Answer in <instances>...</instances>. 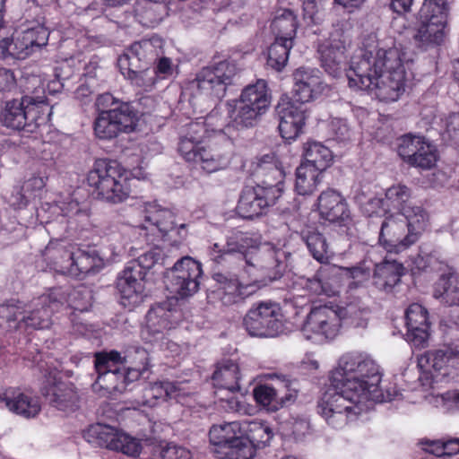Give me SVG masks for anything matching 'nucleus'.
Returning <instances> with one entry per match:
<instances>
[{
	"mask_svg": "<svg viewBox=\"0 0 459 459\" xmlns=\"http://www.w3.org/2000/svg\"><path fill=\"white\" fill-rule=\"evenodd\" d=\"M379 366L367 353L351 351L342 355L331 371V387L318 404L319 412L333 429H342L368 409L370 401L392 400L380 387Z\"/></svg>",
	"mask_w": 459,
	"mask_h": 459,
	"instance_id": "nucleus-1",
	"label": "nucleus"
},
{
	"mask_svg": "<svg viewBox=\"0 0 459 459\" xmlns=\"http://www.w3.org/2000/svg\"><path fill=\"white\" fill-rule=\"evenodd\" d=\"M401 49L377 44L360 49L347 71L348 84L368 91L380 101H396L405 91L406 72Z\"/></svg>",
	"mask_w": 459,
	"mask_h": 459,
	"instance_id": "nucleus-2",
	"label": "nucleus"
},
{
	"mask_svg": "<svg viewBox=\"0 0 459 459\" xmlns=\"http://www.w3.org/2000/svg\"><path fill=\"white\" fill-rule=\"evenodd\" d=\"M48 267L58 273L80 277L104 267V258L89 246L51 239L42 253Z\"/></svg>",
	"mask_w": 459,
	"mask_h": 459,
	"instance_id": "nucleus-3",
	"label": "nucleus"
},
{
	"mask_svg": "<svg viewBox=\"0 0 459 459\" xmlns=\"http://www.w3.org/2000/svg\"><path fill=\"white\" fill-rule=\"evenodd\" d=\"M427 221L428 216L416 217L407 207L403 214H389L381 224L378 243L387 253H403L420 240Z\"/></svg>",
	"mask_w": 459,
	"mask_h": 459,
	"instance_id": "nucleus-4",
	"label": "nucleus"
},
{
	"mask_svg": "<svg viewBox=\"0 0 459 459\" xmlns=\"http://www.w3.org/2000/svg\"><path fill=\"white\" fill-rule=\"evenodd\" d=\"M271 94L265 80L258 79L247 85L238 100L226 103L227 129L241 130L253 127L271 104Z\"/></svg>",
	"mask_w": 459,
	"mask_h": 459,
	"instance_id": "nucleus-5",
	"label": "nucleus"
},
{
	"mask_svg": "<svg viewBox=\"0 0 459 459\" xmlns=\"http://www.w3.org/2000/svg\"><path fill=\"white\" fill-rule=\"evenodd\" d=\"M129 173L116 160H98L87 176V183L96 198L117 204L130 195Z\"/></svg>",
	"mask_w": 459,
	"mask_h": 459,
	"instance_id": "nucleus-6",
	"label": "nucleus"
},
{
	"mask_svg": "<svg viewBox=\"0 0 459 459\" xmlns=\"http://www.w3.org/2000/svg\"><path fill=\"white\" fill-rule=\"evenodd\" d=\"M144 223L132 229L145 231V236L159 234V237L169 241L172 246L181 244L187 237V224L176 216L173 210L164 208L155 202L144 203L141 206ZM153 241V239H149Z\"/></svg>",
	"mask_w": 459,
	"mask_h": 459,
	"instance_id": "nucleus-7",
	"label": "nucleus"
},
{
	"mask_svg": "<svg viewBox=\"0 0 459 459\" xmlns=\"http://www.w3.org/2000/svg\"><path fill=\"white\" fill-rule=\"evenodd\" d=\"M248 237L255 243L244 247L241 253L253 277H257L261 282L268 279L275 280L281 274L283 262L286 257L285 251L271 243H262L260 237L248 233Z\"/></svg>",
	"mask_w": 459,
	"mask_h": 459,
	"instance_id": "nucleus-8",
	"label": "nucleus"
},
{
	"mask_svg": "<svg viewBox=\"0 0 459 459\" xmlns=\"http://www.w3.org/2000/svg\"><path fill=\"white\" fill-rule=\"evenodd\" d=\"M344 309L338 305L313 306L301 327L305 339L324 343L335 339L342 325Z\"/></svg>",
	"mask_w": 459,
	"mask_h": 459,
	"instance_id": "nucleus-9",
	"label": "nucleus"
},
{
	"mask_svg": "<svg viewBox=\"0 0 459 459\" xmlns=\"http://www.w3.org/2000/svg\"><path fill=\"white\" fill-rule=\"evenodd\" d=\"M223 134L209 140L205 145L194 150L191 142L185 141L180 147L181 156L187 161L198 166L203 171L211 174L228 168L232 157V142L226 139L220 143Z\"/></svg>",
	"mask_w": 459,
	"mask_h": 459,
	"instance_id": "nucleus-10",
	"label": "nucleus"
},
{
	"mask_svg": "<svg viewBox=\"0 0 459 459\" xmlns=\"http://www.w3.org/2000/svg\"><path fill=\"white\" fill-rule=\"evenodd\" d=\"M37 216L47 224L48 233L62 228L60 236L75 231L80 225L88 222L90 212L70 197L66 201L45 203L37 209Z\"/></svg>",
	"mask_w": 459,
	"mask_h": 459,
	"instance_id": "nucleus-11",
	"label": "nucleus"
},
{
	"mask_svg": "<svg viewBox=\"0 0 459 459\" xmlns=\"http://www.w3.org/2000/svg\"><path fill=\"white\" fill-rule=\"evenodd\" d=\"M137 110L130 103H120L109 111L98 113L93 132L100 140H112L121 134L134 132L138 125Z\"/></svg>",
	"mask_w": 459,
	"mask_h": 459,
	"instance_id": "nucleus-12",
	"label": "nucleus"
},
{
	"mask_svg": "<svg viewBox=\"0 0 459 459\" xmlns=\"http://www.w3.org/2000/svg\"><path fill=\"white\" fill-rule=\"evenodd\" d=\"M209 438L217 446L215 453L221 458H250V447L243 439V422L231 421L213 425L209 431Z\"/></svg>",
	"mask_w": 459,
	"mask_h": 459,
	"instance_id": "nucleus-13",
	"label": "nucleus"
},
{
	"mask_svg": "<svg viewBox=\"0 0 459 459\" xmlns=\"http://www.w3.org/2000/svg\"><path fill=\"white\" fill-rule=\"evenodd\" d=\"M243 325L251 336L275 337L282 331L281 309L277 303L260 302L248 310Z\"/></svg>",
	"mask_w": 459,
	"mask_h": 459,
	"instance_id": "nucleus-14",
	"label": "nucleus"
},
{
	"mask_svg": "<svg viewBox=\"0 0 459 459\" xmlns=\"http://www.w3.org/2000/svg\"><path fill=\"white\" fill-rule=\"evenodd\" d=\"M65 293L61 289H52L49 293L33 299L19 321V327L34 330L48 329L52 325V316L64 306Z\"/></svg>",
	"mask_w": 459,
	"mask_h": 459,
	"instance_id": "nucleus-15",
	"label": "nucleus"
},
{
	"mask_svg": "<svg viewBox=\"0 0 459 459\" xmlns=\"http://www.w3.org/2000/svg\"><path fill=\"white\" fill-rule=\"evenodd\" d=\"M49 32L41 25L28 29L17 33L11 39L5 38L0 40V56L3 58L13 57L24 60L33 52L46 46L48 41Z\"/></svg>",
	"mask_w": 459,
	"mask_h": 459,
	"instance_id": "nucleus-16",
	"label": "nucleus"
},
{
	"mask_svg": "<svg viewBox=\"0 0 459 459\" xmlns=\"http://www.w3.org/2000/svg\"><path fill=\"white\" fill-rule=\"evenodd\" d=\"M203 274L199 262L189 256L178 260L166 275V286L170 293L186 298L195 294Z\"/></svg>",
	"mask_w": 459,
	"mask_h": 459,
	"instance_id": "nucleus-17",
	"label": "nucleus"
},
{
	"mask_svg": "<svg viewBox=\"0 0 459 459\" xmlns=\"http://www.w3.org/2000/svg\"><path fill=\"white\" fill-rule=\"evenodd\" d=\"M236 74V65L224 60L203 68L196 74L195 83L201 93L221 100Z\"/></svg>",
	"mask_w": 459,
	"mask_h": 459,
	"instance_id": "nucleus-18",
	"label": "nucleus"
},
{
	"mask_svg": "<svg viewBox=\"0 0 459 459\" xmlns=\"http://www.w3.org/2000/svg\"><path fill=\"white\" fill-rule=\"evenodd\" d=\"M281 197L278 188L247 186L240 193L236 211L244 219H254L266 213Z\"/></svg>",
	"mask_w": 459,
	"mask_h": 459,
	"instance_id": "nucleus-19",
	"label": "nucleus"
},
{
	"mask_svg": "<svg viewBox=\"0 0 459 459\" xmlns=\"http://www.w3.org/2000/svg\"><path fill=\"white\" fill-rule=\"evenodd\" d=\"M215 280L219 286L213 291V294L224 306H232L243 302L262 286L261 280L256 276L247 279L244 274L238 277L216 274Z\"/></svg>",
	"mask_w": 459,
	"mask_h": 459,
	"instance_id": "nucleus-20",
	"label": "nucleus"
},
{
	"mask_svg": "<svg viewBox=\"0 0 459 459\" xmlns=\"http://www.w3.org/2000/svg\"><path fill=\"white\" fill-rule=\"evenodd\" d=\"M162 55H164V41L159 37H152L133 43L119 56L117 65L143 68L154 64Z\"/></svg>",
	"mask_w": 459,
	"mask_h": 459,
	"instance_id": "nucleus-21",
	"label": "nucleus"
},
{
	"mask_svg": "<svg viewBox=\"0 0 459 459\" xmlns=\"http://www.w3.org/2000/svg\"><path fill=\"white\" fill-rule=\"evenodd\" d=\"M276 111L279 117L278 129L281 136L287 141L296 140L306 125L305 107L289 98H281Z\"/></svg>",
	"mask_w": 459,
	"mask_h": 459,
	"instance_id": "nucleus-22",
	"label": "nucleus"
},
{
	"mask_svg": "<svg viewBox=\"0 0 459 459\" xmlns=\"http://www.w3.org/2000/svg\"><path fill=\"white\" fill-rule=\"evenodd\" d=\"M405 319L407 342L413 350L427 348L430 336L428 309L419 303H413L406 309Z\"/></svg>",
	"mask_w": 459,
	"mask_h": 459,
	"instance_id": "nucleus-23",
	"label": "nucleus"
},
{
	"mask_svg": "<svg viewBox=\"0 0 459 459\" xmlns=\"http://www.w3.org/2000/svg\"><path fill=\"white\" fill-rule=\"evenodd\" d=\"M251 169L259 180L256 185L278 188L280 195H282L285 172L275 153L269 152L256 157L251 163Z\"/></svg>",
	"mask_w": 459,
	"mask_h": 459,
	"instance_id": "nucleus-24",
	"label": "nucleus"
},
{
	"mask_svg": "<svg viewBox=\"0 0 459 459\" xmlns=\"http://www.w3.org/2000/svg\"><path fill=\"white\" fill-rule=\"evenodd\" d=\"M177 311L168 308V304L152 307L146 316V325L142 331V337L148 342L163 341L167 331L177 324Z\"/></svg>",
	"mask_w": 459,
	"mask_h": 459,
	"instance_id": "nucleus-25",
	"label": "nucleus"
},
{
	"mask_svg": "<svg viewBox=\"0 0 459 459\" xmlns=\"http://www.w3.org/2000/svg\"><path fill=\"white\" fill-rule=\"evenodd\" d=\"M398 154L409 165L430 168V143L420 135L407 134L398 139Z\"/></svg>",
	"mask_w": 459,
	"mask_h": 459,
	"instance_id": "nucleus-26",
	"label": "nucleus"
},
{
	"mask_svg": "<svg viewBox=\"0 0 459 459\" xmlns=\"http://www.w3.org/2000/svg\"><path fill=\"white\" fill-rule=\"evenodd\" d=\"M317 211L321 219L331 223L346 224L351 221V211L345 197L329 188L317 198Z\"/></svg>",
	"mask_w": 459,
	"mask_h": 459,
	"instance_id": "nucleus-27",
	"label": "nucleus"
},
{
	"mask_svg": "<svg viewBox=\"0 0 459 459\" xmlns=\"http://www.w3.org/2000/svg\"><path fill=\"white\" fill-rule=\"evenodd\" d=\"M22 99L27 120V133H33L50 120L53 108L47 101L43 88H36L31 95H26Z\"/></svg>",
	"mask_w": 459,
	"mask_h": 459,
	"instance_id": "nucleus-28",
	"label": "nucleus"
},
{
	"mask_svg": "<svg viewBox=\"0 0 459 459\" xmlns=\"http://www.w3.org/2000/svg\"><path fill=\"white\" fill-rule=\"evenodd\" d=\"M295 81L292 101L305 103L311 101L323 91L320 71L315 68H299L293 74Z\"/></svg>",
	"mask_w": 459,
	"mask_h": 459,
	"instance_id": "nucleus-29",
	"label": "nucleus"
},
{
	"mask_svg": "<svg viewBox=\"0 0 459 459\" xmlns=\"http://www.w3.org/2000/svg\"><path fill=\"white\" fill-rule=\"evenodd\" d=\"M346 39L339 33H333L329 40L319 46L322 67L333 77L341 74L346 60Z\"/></svg>",
	"mask_w": 459,
	"mask_h": 459,
	"instance_id": "nucleus-30",
	"label": "nucleus"
},
{
	"mask_svg": "<svg viewBox=\"0 0 459 459\" xmlns=\"http://www.w3.org/2000/svg\"><path fill=\"white\" fill-rule=\"evenodd\" d=\"M41 392L49 403L58 410H74L76 407L78 394L72 383L50 377Z\"/></svg>",
	"mask_w": 459,
	"mask_h": 459,
	"instance_id": "nucleus-31",
	"label": "nucleus"
},
{
	"mask_svg": "<svg viewBox=\"0 0 459 459\" xmlns=\"http://www.w3.org/2000/svg\"><path fill=\"white\" fill-rule=\"evenodd\" d=\"M219 111L214 108L204 119V122L195 121L188 125L186 135L182 136L178 143V152H180V147L182 143L185 141L191 142L194 145V150L199 148L204 138L208 137L207 126H215L212 128V131L218 133L219 134H229L231 130L227 129V123L223 119L218 117Z\"/></svg>",
	"mask_w": 459,
	"mask_h": 459,
	"instance_id": "nucleus-32",
	"label": "nucleus"
},
{
	"mask_svg": "<svg viewBox=\"0 0 459 459\" xmlns=\"http://www.w3.org/2000/svg\"><path fill=\"white\" fill-rule=\"evenodd\" d=\"M143 280V277L139 273H134L128 267L124 269L117 281V288L120 293V303L122 306L131 308L142 302Z\"/></svg>",
	"mask_w": 459,
	"mask_h": 459,
	"instance_id": "nucleus-33",
	"label": "nucleus"
},
{
	"mask_svg": "<svg viewBox=\"0 0 459 459\" xmlns=\"http://www.w3.org/2000/svg\"><path fill=\"white\" fill-rule=\"evenodd\" d=\"M47 181V176L41 173L32 174L24 180L22 185L14 186L11 195V204L16 209L26 207L31 200L41 195Z\"/></svg>",
	"mask_w": 459,
	"mask_h": 459,
	"instance_id": "nucleus-34",
	"label": "nucleus"
},
{
	"mask_svg": "<svg viewBox=\"0 0 459 459\" xmlns=\"http://www.w3.org/2000/svg\"><path fill=\"white\" fill-rule=\"evenodd\" d=\"M5 406L12 412L25 419H32L41 411V403L38 396L27 393H9L0 396Z\"/></svg>",
	"mask_w": 459,
	"mask_h": 459,
	"instance_id": "nucleus-35",
	"label": "nucleus"
},
{
	"mask_svg": "<svg viewBox=\"0 0 459 459\" xmlns=\"http://www.w3.org/2000/svg\"><path fill=\"white\" fill-rule=\"evenodd\" d=\"M404 273L405 268L402 263L385 258L376 264L373 273V283L377 289L389 291L399 283Z\"/></svg>",
	"mask_w": 459,
	"mask_h": 459,
	"instance_id": "nucleus-36",
	"label": "nucleus"
},
{
	"mask_svg": "<svg viewBox=\"0 0 459 459\" xmlns=\"http://www.w3.org/2000/svg\"><path fill=\"white\" fill-rule=\"evenodd\" d=\"M241 378L238 365L231 359H223L217 363L212 374L213 385L218 389H225L230 393L240 390Z\"/></svg>",
	"mask_w": 459,
	"mask_h": 459,
	"instance_id": "nucleus-37",
	"label": "nucleus"
},
{
	"mask_svg": "<svg viewBox=\"0 0 459 459\" xmlns=\"http://www.w3.org/2000/svg\"><path fill=\"white\" fill-rule=\"evenodd\" d=\"M433 296L449 306H459V273L446 268L435 281Z\"/></svg>",
	"mask_w": 459,
	"mask_h": 459,
	"instance_id": "nucleus-38",
	"label": "nucleus"
},
{
	"mask_svg": "<svg viewBox=\"0 0 459 459\" xmlns=\"http://www.w3.org/2000/svg\"><path fill=\"white\" fill-rule=\"evenodd\" d=\"M255 242L248 237L247 232L234 231L226 238V244L221 246L214 243L209 248V255L212 260L216 263H221L226 255L238 253L241 255L244 247L248 245H253Z\"/></svg>",
	"mask_w": 459,
	"mask_h": 459,
	"instance_id": "nucleus-39",
	"label": "nucleus"
},
{
	"mask_svg": "<svg viewBox=\"0 0 459 459\" xmlns=\"http://www.w3.org/2000/svg\"><path fill=\"white\" fill-rule=\"evenodd\" d=\"M454 0H432V46H440L447 37V19Z\"/></svg>",
	"mask_w": 459,
	"mask_h": 459,
	"instance_id": "nucleus-40",
	"label": "nucleus"
},
{
	"mask_svg": "<svg viewBox=\"0 0 459 459\" xmlns=\"http://www.w3.org/2000/svg\"><path fill=\"white\" fill-rule=\"evenodd\" d=\"M273 436L272 429L262 421H243V439L250 447V458L255 448H261L269 444Z\"/></svg>",
	"mask_w": 459,
	"mask_h": 459,
	"instance_id": "nucleus-41",
	"label": "nucleus"
},
{
	"mask_svg": "<svg viewBox=\"0 0 459 459\" xmlns=\"http://www.w3.org/2000/svg\"><path fill=\"white\" fill-rule=\"evenodd\" d=\"M119 429L106 424L97 423L91 425L84 432L83 437L92 446L113 449Z\"/></svg>",
	"mask_w": 459,
	"mask_h": 459,
	"instance_id": "nucleus-42",
	"label": "nucleus"
},
{
	"mask_svg": "<svg viewBox=\"0 0 459 459\" xmlns=\"http://www.w3.org/2000/svg\"><path fill=\"white\" fill-rule=\"evenodd\" d=\"M302 239L306 243L308 252L315 260L321 264H326L333 256L325 237L316 230H305L301 233Z\"/></svg>",
	"mask_w": 459,
	"mask_h": 459,
	"instance_id": "nucleus-43",
	"label": "nucleus"
},
{
	"mask_svg": "<svg viewBox=\"0 0 459 459\" xmlns=\"http://www.w3.org/2000/svg\"><path fill=\"white\" fill-rule=\"evenodd\" d=\"M324 171L315 169L309 164H300L296 169L295 189L300 195L313 194L322 181Z\"/></svg>",
	"mask_w": 459,
	"mask_h": 459,
	"instance_id": "nucleus-44",
	"label": "nucleus"
},
{
	"mask_svg": "<svg viewBox=\"0 0 459 459\" xmlns=\"http://www.w3.org/2000/svg\"><path fill=\"white\" fill-rule=\"evenodd\" d=\"M305 162L302 164L312 165L315 169L325 171L333 161L331 150L323 143L309 141L304 144Z\"/></svg>",
	"mask_w": 459,
	"mask_h": 459,
	"instance_id": "nucleus-45",
	"label": "nucleus"
},
{
	"mask_svg": "<svg viewBox=\"0 0 459 459\" xmlns=\"http://www.w3.org/2000/svg\"><path fill=\"white\" fill-rule=\"evenodd\" d=\"M298 26L297 15L291 10L284 9L276 13L271 23V30L275 39L281 38L282 40L290 39V42H294Z\"/></svg>",
	"mask_w": 459,
	"mask_h": 459,
	"instance_id": "nucleus-46",
	"label": "nucleus"
},
{
	"mask_svg": "<svg viewBox=\"0 0 459 459\" xmlns=\"http://www.w3.org/2000/svg\"><path fill=\"white\" fill-rule=\"evenodd\" d=\"M411 191L403 185L392 186L385 191V200L399 210V214H403V208H409L415 213L416 217L428 216L427 212L420 207L413 205L410 200Z\"/></svg>",
	"mask_w": 459,
	"mask_h": 459,
	"instance_id": "nucleus-47",
	"label": "nucleus"
},
{
	"mask_svg": "<svg viewBox=\"0 0 459 459\" xmlns=\"http://www.w3.org/2000/svg\"><path fill=\"white\" fill-rule=\"evenodd\" d=\"M97 378L91 387L100 396H108L125 392L121 372L96 371Z\"/></svg>",
	"mask_w": 459,
	"mask_h": 459,
	"instance_id": "nucleus-48",
	"label": "nucleus"
},
{
	"mask_svg": "<svg viewBox=\"0 0 459 459\" xmlns=\"http://www.w3.org/2000/svg\"><path fill=\"white\" fill-rule=\"evenodd\" d=\"M127 65H118L123 76L143 91H151L159 81L155 73L146 66L143 68H133Z\"/></svg>",
	"mask_w": 459,
	"mask_h": 459,
	"instance_id": "nucleus-49",
	"label": "nucleus"
},
{
	"mask_svg": "<svg viewBox=\"0 0 459 459\" xmlns=\"http://www.w3.org/2000/svg\"><path fill=\"white\" fill-rule=\"evenodd\" d=\"M0 120L6 127L27 132V120L24 110L23 99L6 102L5 108L0 116Z\"/></svg>",
	"mask_w": 459,
	"mask_h": 459,
	"instance_id": "nucleus-50",
	"label": "nucleus"
},
{
	"mask_svg": "<svg viewBox=\"0 0 459 459\" xmlns=\"http://www.w3.org/2000/svg\"><path fill=\"white\" fill-rule=\"evenodd\" d=\"M134 365L121 369V381L125 385V391L130 384L138 381L150 368L149 353L145 349L138 347L134 350Z\"/></svg>",
	"mask_w": 459,
	"mask_h": 459,
	"instance_id": "nucleus-51",
	"label": "nucleus"
},
{
	"mask_svg": "<svg viewBox=\"0 0 459 459\" xmlns=\"http://www.w3.org/2000/svg\"><path fill=\"white\" fill-rule=\"evenodd\" d=\"M293 47L290 39L282 40L276 38L268 48L267 65L277 72H281L287 65L290 51Z\"/></svg>",
	"mask_w": 459,
	"mask_h": 459,
	"instance_id": "nucleus-52",
	"label": "nucleus"
},
{
	"mask_svg": "<svg viewBox=\"0 0 459 459\" xmlns=\"http://www.w3.org/2000/svg\"><path fill=\"white\" fill-rule=\"evenodd\" d=\"M127 363L126 356L117 351H100L94 354L96 371L121 372L122 367Z\"/></svg>",
	"mask_w": 459,
	"mask_h": 459,
	"instance_id": "nucleus-53",
	"label": "nucleus"
},
{
	"mask_svg": "<svg viewBox=\"0 0 459 459\" xmlns=\"http://www.w3.org/2000/svg\"><path fill=\"white\" fill-rule=\"evenodd\" d=\"M62 291L65 293V299H63L64 306L61 307V310L64 308H73L74 310L83 312L86 311L91 305V293L86 288L79 287L72 290L67 292L63 288L59 287Z\"/></svg>",
	"mask_w": 459,
	"mask_h": 459,
	"instance_id": "nucleus-54",
	"label": "nucleus"
},
{
	"mask_svg": "<svg viewBox=\"0 0 459 459\" xmlns=\"http://www.w3.org/2000/svg\"><path fill=\"white\" fill-rule=\"evenodd\" d=\"M430 3L425 0L422 7L419 12L420 24L417 28V32L414 35V40L419 48H427L430 44Z\"/></svg>",
	"mask_w": 459,
	"mask_h": 459,
	"instance_id": "nucleus-55",
	"label": "nucleus"
},
{
	"mask_svg": "<svg viewBox=\"0 0 459 459\" xmlns=\"http://www.w3.org/2000/svg\"><path fill=\"white\" fill-rule=\"evenodd\" d=\"M112 451L120 452L128 456L136 457L143 449L142 441L120 430Z\"/></svg>",
	"mask_w": 459,
	"mask_h": 459,
	"instance_id": "nucleus-56",
	"label": "nucleus"
},
{
	"mask_svg": "<svg viewBox=\"0 0 459 459\" xmlns=\"http://www.w3.org/2000/svg\"><path fill=\"white\" fill-rule=\"evenodd\" d=\"M103 238L108 244L109 258H115L122 254L126 247V239L119 231L118 225L109 224L105 228Z\"/></svg>",
	"mask_w": 459,
	"mask_h": 459,
	"instance_id": "nucleus-57",
	"label": "nucleus"
},
{
	"mask_svg": "<svg viewBox=\"0 0 459 459\" xmlns=\"http://www.w3.org/2000/svg\"><path fill=\"white\" fill-rule=\"evenodd\" d=\"M255 402L268 410L276 411L280 403L277 399V391L268 385H259L253 390Z\"/></svg>",
	"mask_w": 459,
	"mask_h": 459,
	"instance_id": "nucleus-58",
	"label": "nucleus"
},
{
	"mask_svg": "<svg viewBox=\"0 0 459 459\" xmlns=\"http://www.w3.org/2000/svg\"><path fill=\"white\" fill-rule=\"evenodd\" d=\"M158 259V254L155 251L150 250L139 255L137 259L130 261L126 267L144 278L145 271L152 268Z\"/></svg>",
	"mask_w": 459,
	"mask_h": 459,
	"instance_id": "nucleus-59",
	"label": "nucleus"
},
{
	"mask_svg": "<svg viewBox=\"0 0 459 459\" xmlns=\"http://www.w3.org/2000/svg\"><path fill=\"white\" fill-rule=\"evenodd\" d=\"M432 405L444 412L459 410V391H449L443 394H432Z\"/></svg>",
	"mask_w": 459,
	"mask_h": 459,
	"instance_id": "nucleus-60",
	"label": "nucleus"
},
{
	"mask_svg": "<svg viewBox=\"0 0 459 459\" xmlns=\"http://www.w3.org/2000/svg\"><path fill=\"white\" fill-rule=\"evenodd\" d=\"M442 140L459 149V113L452 114L446 121V130L441 133Z\"/></svg>",
	"mask_w": 459,
	"mask_h": 459,
	"instance_id": "nucleus-61",
	"label": "nucleus"
},
{
	"mask_svg": "<svg viewBox=\"0 0 459 459\" xmlns=\"http://www.w3.org/2000/svg\"><path fill=\"white\" fill-rule=\"evenodd\" d=\"M160 455L162 459H191L192 453L186 447L174 442L160 445Z\"/></svg>",
	"mask_w": 459,
	"mask_h": 459,
	"instance_id": "nucleus-62",
	"label": "nucleus"
},
{
	"mask_svg": "<svg viewBox=\"0 0 459 459\" xmlns=\"http://www.w3.org/2000/svg\"><path fill=\"white\" fill-rule=\"evenodd\" d=\"M459 452V438L432 440V455L445 457Z\"/></svg>",
	"mask_w": 459,
	"mask_h": 459,
	"instance_id": "nucleus-63",
	"label": "nucleus"
},
{
	"mask_svg": "<svg viewBox=\"0 0 459 459\" xmlns=\"http://www.w3.org/2000/svg\"><path fill=\"white\" fill-rule=\"evenodd\" d=\"M303 19L308 25H316L323 22L324 13L319 11L316 0L303 2Z\"/></svg>",
	"mask_w": 459,
	"mask_h": 459,
	"instance_id": "nucleus-64",
	"label": "nucleus"
}]
</instances>
